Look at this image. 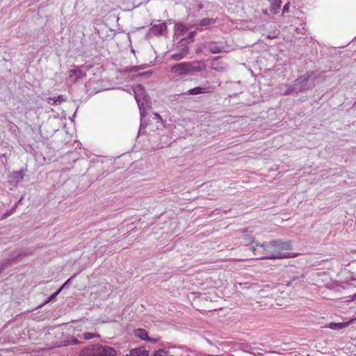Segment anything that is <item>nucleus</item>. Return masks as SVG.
I'll return each mask as SVG.
<instances>
[{
  "instance_id": "f257e3e1",
  "label": "nucleus",
  "mask_w": 356,
  "mask_h": 356,
  "mask_svg": "<svg viewBox=\"0 0 356 356\" xmlns=\"http://www.w3.org/2000/svg\"><path fill=\"white\" fill-rule=\"evenodd\" d=\"M291 249L290 241H272L266 244L257 245L253 248L254 251H257L263 254L261 259H275L290 257V253L285 251Z\"/></svg>"
},
{
  "instance_id": "f03ea898",
  "label": "nucleus",
  "mask_w": 356,
  "mask_h": 356,
  "mask_svg": "<svg viewBox=\"0 0 356 356\" xmlns=\"http://www.w3.org/2000/svg\"><path fill=\"white\" fill-rule=\"evenodd\" d=\"M134 97L138 104L140 113V126L139 129V134L142 133V130L145 127V117L146 115V111L149 109L151 107V102L149 97L146 94L145 88L138 85L134 89Z\"/></svg>"
},
{
  "instance_id": "7ed1b4c3",
  "label": "nucleus",
  "mask_w": 356,
  "mask_h": 356,
  "mask_svg": "<svg viewBox=\"0 0 356 356\" xmlns=\"http://www.w3.org/2000/svg\"><path fill=\"white\" fill-rule=\"evenodd\" d=\"M316 78L314 72H307L306 74L302 75L297 78L294 81V85L290 86L284 92V95H289L295 91L298 93L300 91L305 90L307 88V82L310 79H314Z\"/></svg>"
},
{
  "instance_id": "20e7f679",
  "label": "nucleus",
  "mask_w": 356,
  "mask_h": 356,
  "mask_svg": "<svg viewBox=\"0 0 356 356\" xmlns=\"http://www.w3.org/2000/svg\"><path fill=\"white\" fill-rule=\"evenodd\" d=\"M177 48L179 49V51L171 55V58L174 60H179L184 58L189 52L188 42L186 40L181 39Z\"/></svg>"
},
{
  "instance_id": "39448f33",
  "label": "nucleus",
  "mask_w": 356,
  "mask_h": 356,
  "mask_svg": "<svg viewBox=\"0 0 356 356\" xmlns=\"http://www.w3.org/2000/svg\"><path fill=\"white\" fill-rule=\"evenodd\" d=\"M166 30L167 26L165 23L157 21L156 22L152 24L149 34L154 35H163L166 32Z\"/></svg>"
},
{
  "instance_id": "423d86ee",
  "label": "nucleus",
  "mask_w": 356,
  "mask_h": 356,
  "mask_svg": "<svg viewBox=\"0 0 356 356\" xmlns=\"http://www.w3.org/2000/svg\"><path fill=\"white\" fill-rule=\"evenodd\" d=\"M189 74L205 70L206 64L203 60L187 62Z\"/></svg>"
},
{
  "instance_id": "0eeeda50",
  "label": "nucleus",
  "mask_w": 356,
  "mask_h": 356,
  "mask_svg": "<svg viewBox=\"0 0 356 356\" xmlns=\"http://www.w3.org/2000/svg\"><path fill=\"white\" fill-rule=\"evenodd\" d=\"M170 71L177 75L189 74L187 62H182L173 65Z\"/></svg>"
},
{
  "instance_id": "6e6552de",
  "label": "nucleus",
  "mask_w": 356,
  "mask_h": 356,
  "mask_svg": "<svg viewBox=\"0 0 356 356\" xmlns=\"http://www.w3.org/2000/svg\"><path fill=\"white\" fill-rule=\"evenodd\" d=\"M98 356H117L116 350L110 346L98 344Z\"/></svg>"
},
{
  "instance_id": "1a4fd4ad",
  "label": "nucleus",
  "mask_w": 356,
  "mask_h": 356,
  "mask_svg": "<svg viewBox=\"0 0 356 356\" xmlns=\"http://www.w3.org/2000/svg\"><path fill=\"white\" fill-rule=\"evenodd\" d=\"M98 344H92L83 348L79 353V356H98Z\"/></svg>"
},
{
  "instance_id": "9d476101",
  "label": "nucleus",
  "mask_w": 356,
  "mask_h": 356,
  "mask_svg": "<svg viewBox=\"0 0 356 356\" xmlns=\"http://www.w3.org/2000/svg\"><path fill=\"white\" fill-rule=\"evenodd\" d=\"M68 73L69 79L72 82H76L86 76V73L83 72L79 68L72 69L68 72Z\"/></svg>"
},
{
  "instance_id": "9b49d317",
  "label": "nucleus",
  "mask_w": 356,
  "mask_h": 356,
  "mask_svg": "<svg viewBox=\"0 0 356 356\" xmlns=\"http://www.w3.org/2000/svg\"><path fill=\"white\" fill-rule=\"evenodd\" d=\"M134 333L136 337L140 338L142 340L148 341L152 343H155L156 341V339L149 337L147 331L144 329H136Z\"/></svg>"
},
{
  "instance_id": "f8f14e48",
  "label": "nucleus",
  "mask_w": 356,
  "mask_h": 356,
  "mask_svg": "<svg viewBox=\"0 0 356 356\" xmlns=\"http://www.w3.org/2000/svg\"><path fill=\"white\" fill-rule=\"evenodd\" d=\"M209 88L208 87H195L194 88L188 90L187 92L184 93V95H197L200 94L208 93L209 92Z\"/></svg>"
},
{
  "instance_id": "ddd939ff",
  "label": "nucleus",
  "mask_w": 356,
  "mask_h": 356,
  "mask_svg": "<svg viewBox=\"0 0 356 356\" xmlns=\"http://www.w3.org/2000/svg\"><path fill=\"white\" fill-rule=\"evenodd\" d=\"M206 48L212 54H218L223 51L224 47L218 46L216 42H209Z\"/></svg>"
},
{
  "instance_id": "4468645a",
  "label": "nucleus",
  "mask_w": 356,
  "mask_h": 356,
  "mask_svg": "<svg viewBox=\"0 0 356 356\" xmlns=\"http://www.w3.org/2000/svg\"><path fill=\"white\" fill-rule=\"evenodd\" d=\"M127 356H149L148 351L143 347L134 348L130 350Z\"/></svg>"
},
{
  "instance_id": "2eb2a0df",
  "label": "nucleus",
  "mask_w": 356,
  "mask_h": 356,
  "mask_svg": "<svg viewBox=\"0 0 356 356\" xmlns=\"http://www.w3.org/2000/svg\"><path fill=\"white\" fill-rule=\"evenodd\" d=\"M175 347H172V348H174ZM171 348H169L168 349L163 348L159 349L157 351H154V353L152 355V356H172L171 355Z\"/></svg>"
},
{
  "instance_id": "dca6fc26",
  "label": "nucleus",
  "mask_w": 356,
  "mask_h": 356,
  "mask_svg": "<svg viewBox=\"0 0 356 356\" xmlns=\"http://www.w3.org/2000/svg\"><path fill=\"white\" fill-rule=\"evenodd\" d=\"M65 99L63 95H58L57 97H49L47 99V102L49 104L52 105H58L60 104Z\"/></svg>"
},
{
  "instance_id": "f3484780",
  "label": "nucleus",
  "mask_w": 356,
  "mask_h": 356,
  "mask_svg": "<svg viewBox=\"0 0 356 356\" xmlns=\"http://www.w3.org/2000/svg\"><path fill=\"white\" fill-rule=\"evenodd\" d=\"M15 259V257L8 258L6 259H4L3 261L0 262V274L2 273V271L9 266L11 263Z\"/></svg>"
},
{
  "instance_id": "a211bd4d",
  "label": "nucleus",
  "mask_w": 356,
  "mask_h": 356,
  "mask_svg": "<svg viewBox=\"0 0 356 356\" xmlns=\"http://www.w3.org/2000/svg\"><path fill=\"white\" fill-rule=\"evenodd\" d=\"M349 323H331L329 327L332 330H341L348 326Z\"/></svg>"
},
{
  "instance_id": "6ab92c4d",
  "label": "nucleus",
  "mask_w": 356,
  "mask_h": 356,
  "mask_svg": "<svg viewBox=\"0 0 356 356\" xmlns=\"http://www.w3.org/2000/svg\"><path fill=\"white\" fill-rule=\"evenodd\" d=\"M78 337L81 339H83L84 341H88L90 339H92L94 337H99V335L97 334L90 333V332H85L81 334H79Z\"/></svg>"
},
{
  "instance_id": "aec40b11",
  "label": "nucleus",
  "mask_w": 356,
  "mask_h": 356,
  "mask_svg": "<svg viewBox=\"0 0 356 356\" xmlns=\"http://www.w3.org/2000/svg\"><path fill=\"white\" fill-rule=\"evenodd\" d=\"M24 177V175L22 172H14L11 175L12 181L18 183Z\"/></svg>"
},
{
  "instance_id": "412c9836",
  "label": "nucleus",
  "mask_w": 356,
  "mask_h": 356,
  "mask_svg": "<svg viewBox=\"0 0 356 356\" xmlns=\"http://www.w3.org/2000/svg\"><path fill=\"white\" fill-rule=\"evenodd\" d=\"M216 22V19L213 18H204L200 21L198 25L201 26H208Z\"/></svg>"
},
{
  "instance_id": "4be33fe9",
  "label": "nucleus",
  "mask_w": 356,
  "mask_h": 356,
  "mask_svg": "<svg viewBox=\"0 0 356 356\" xmlns=\"http://www.w3.org/2000/svg\"><path fill=\"white\" fill-rule=\"evenodd\" d=\"M17 207V204L16 203L9 211H7L2 215L1 219H6L10 216H11L13 213H14Z\"/></svg>"
},
{
  "instance_id": "5701e85b",
  "label": "nucleus",
  "mask_w": 356,
  "mask_h": 356,
  "mask_svg": "<svg viewBox=\"0 0 356 356\" xmlns=\"http://www.w3.org/2000/svg\"><path fill=\"white\" fill-rule=\"evenodd\" d=\"M139 70H140V67L138 66H133L131 67H127L125 70H126V72H138Z\"/></svg>"
},
{
  "instance_id": "b1692460",
  "label": "nucleus",
  "mask_w": 356,
  "mask_h": 356,
  "mask_svg": "<svg viewBox=\"0 0 356 356\" xmlns=\"http://www.w3.org/2000/svg\"><path fill=\"white\" fill-rule=\"evenodd\" d=\"M61 289H59L56 292L49 296V300H53L60 293Z\"/></svg>"
},
{
  "instance_id": "393cba45",
  "label": "nucleus",
  "mask_w": 356,
  "mask_h": 356,
  "mask_svg": "<svg viewBox=\"0 0 356 356\" xmlns=\"http://www.w3.org/2000/svg\"><path fill=\"white\" fill-rule=\"evenodd\" d=\"M289 6H290V3L289 2L284 5L283 10H282L283 13H286L289 12Z\"/></svg>"
},
{
  "instance_id": "a878e982",
  "label": "nucleus",
  "mask_w": 356,
  "mask_h": 356,
  "mask_svg": "<svg viewBox=\"0 0 356 356\" xmlns=\"http://www.w3.org/2000/svg\"><path fill=\"white\" fill-rule=\"evenodd\" d=\"M151 74H152V72L147 71V72H145L140 74L139 76L149 77L151 76Z\"/></svg>"
},
{
  "instance_id": "bb28decb",
  "label": "nucleus",
  "mask_w": 356,
  "mask_h": 356,
  "mask_svg": "<svg viewBox=\"0 0 356 356\" xmlns=\"http://www.w3.org/2000/svg\"><path fill=\"white\" fill-rule=\"evenodd\" d=\"M75 275H74L73 277H70V279H68L63 284V286L60 288L61 289V290L63 289H64L66 286H68V284L70 282V281L72 280V279L74 277Z\"/></svg>"
},
{
  "instance_id": "cd10ccee",
  "label": "nucleus",
  "mask_w": 356,
  "mask_h": 356,
  "mask_svg": "<svg viewBox=\"0 0 356 356\" xmlns=\"http://www.w3.org/2000/svg\"><path fill=\"white\" fill-rule=\"evenodd\" d=\"M274 1V5L277 6L278 8L280 7L281 6V3H282V1L281 0H273Z\"/></svg>"
},
{
  "instance_id": "c85d7f7f",
  "label": "nucleus",
  "mask_w": 356,
  "mask_h": 356,
  "mask_svg": "<svg viewBox=\"0 0 356 356\" xmlns=\"http://www.w3.org/2000/svg\"><path fill=\"white\" fill-rule=\"evenodd\" d=\"M72 344H78V343H81V341H79L77 339H72Z\"/></svg>"
},
{
  "instance_id": "c756f323",
  "label": "nucleus",
  "mask_w": 356,
  "mask_h": 356,
  "mask_svg": "<svg viewBox=\"0 0 356 356\" xmlns=\"http://www.w3.org/2000/svg\"><path fill=\"white\" fill-rule=\"evenodd\" d=\"M195 34H196V31L190 32V33L188 34L189 38L192 39Z\"/></svg>"
},
{
  "instance_id": "7c9ffc66",
  "label": "nucleus",
  "mask_w": 356,
  "mask_h": 356,
  "mask_svg": "<svg viewBox=\"0 0 356 356\" xmlns=\"http://www.w3.org/2000/svg\"><path fill=\"white\" fill-rule=\"evenodd\" d=\"M204 7V4H202V3H199V4H198V8H199V10L202 9Z\"/></svg>"
},
{
  "instance_id": "2f4dec72",
  "label": "nucleus",
  "mask_w": 356,
  "mask_h": 356,
  "mask_svg": "<svg viewBox=\"0 0 356 356\" xmlns=\"http://www.w3.org/2000/svg\"><path fill=\"white\" fill-rule=\"evenodd\" d=\"M352 300H356V293H355L354 295H353V296H352Z\"/></svg>"
},
{
  "instance_id": "473e14b6",
  "label": "nucleus",
  "mask_w": 356,
  "mask_h": 356,
  "mask_svg": "<svg viewBox=\"0 0 356 356\" xmlns=\"http://www.w3.org/2000/svg\"><path fill=\"white\" fill-rule=\"evenodd\" d=\"M154 115H155V116H156L157 118H161V117H160V115H159V114L155 113Z\"/></svg>"
},
{
  "instance_id": "72a5a7b5",
  "label": "nucleus",
  "mask_w": 356,
  "mask_h": 356,
  "mask_svg": "<svg viewBox=\"0 0 356 356\" xmlns=\"http://www.w3.org/2000/svg\"><path fill=\"white\" fill-rule=\"evenodd\" d=\"M353 107L356 108V102L354 103Z\"/></svg>"
}]
</instances>
